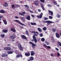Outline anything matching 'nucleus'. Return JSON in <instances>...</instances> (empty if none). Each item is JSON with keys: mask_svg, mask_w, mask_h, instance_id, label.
<instances>
[{"mask_svg": "<svg viewBox=\"0 0 61 61\" xmlns=\"http://www.w3.org/2000/svg\"><path fill=\"white\" fill-rule=\"evenodd\" d=\"M8 46H10V44H9L7 45Z\"/></svg>", "mask_w": 61, "mask_h": 61, "instance_id": "59", "label": "nucleus"}, {"mask_svg": "<svg viewBox=\"0 0 61 61\" xmlns=\"http://www.w3.org/2000/svg\"><path fill=\"white\" fill-rule=\"evenodd\" d=\"M21 36L23 39H25V40L27 39V38H26L25 36L22 35H21Z\"/></svg>", "mask_w": 61, "mask_h": 61, "instance_id": "15", "label": "nucleus"}, {"mask_svg": "<svg viewBox=\"0 0 61 61\" xmlns=\"http://www.w3.org/2000/svg\"><path fill=\"white\" fill-rule=\"evenodd\" d=\"M44 19L45 20H46L48 19V18L45 17L44 18Z\"/></svg>", "mask_w": 61, "mask_h": 61, "instance_id": "43", "label": "nucleus"}, {"mask_svg": "<svg viewBox=\"0 0 61 61\" xmlns=\"http://www.w3.org/2000/svg\"><path fill=\"white\" fill-rule=\"evenodd\" d=\"M29 43L31 45H32V47L33 48H35V47L34 46H36V44H35L33 43V42H32L31 41H30L29 42Z\"/></svg>", "mask_w": 61, "mask_h": 61, "instance_id": "4", "label": "nucleus"}, {"mask_svg": "<svg viewBox=\"0 0 61 61\" xmlns=\"http://www.w3.org/2000/svg\"><path fill=\"white\" fill-rule=\"evenodd\" d=\"M15 34H13L12 36H10V38L12 39H15Z\"/></svg>", "mask_w": 61, "mask_h": 61, "instance_id": "6", "label": "nucleus"}, {"mask_svg": "<svg viewBox=\"0 0 61 61\" xmlns=\"http://www.w3.org/2000/svg\"><path fill=\"white\" fill-rule=\"evenodd\" d=\"M58 43L59 44L60 46H61V43L60 42H58Z\"/></svg>", "mask_w": 61, "mask_h": 61, "instance_id": "46", "label": "nucleus"}, {"mask_svg": "<svg viewBox=\"0 0 61 61\" xmlns=\"http://www.w3.org/2000/svg\"><path fill=\"white\" fill-rule=\"evenodd\" d=\"M43 15V13H41V14L40 15H37V17L38 18H41L42 17V15Z\"/></svg>", "mask_w": 61, "mask_h": 61, "instance_id": "12", "label": "nucleus"}, {"mask_svg": "<svg viewBox=\"0 0 61 61\" xmlns=\"http://www.w3.org/2000/svg\"><path fill=\"white\" fill-rule=\"evenodd\" d=\"M27 61H30V59H28Z\"/></svg>", "mask_w": 61, "mask_h": 61, "instance_id": "64", "label": "nucleus"}, {"mask_svg": "<svg viewBox=\"0 0 61 61\" xmlns=\"http://www.w3.org/2000/svg\"><path fill=\"white\" fill-rule=\"evenodd\" d=\"M0 13L2 14H5V11H4V10L2 9L0 11Z\"/></svg>", "mask_w": 61, "mask_h": 61, "instance_id": "23", "label": "nucleus"}, {"mask_svg": "<svg viewBox=\"0 0 61 61\" xmlns=\"http://www.w3.org/2000/svg\"><path fill=\"white\" fill-rule=\"evenodd\" d=\"M48 6L49 7H51V5H50L49 4L48 5Z\"/></svg>", "mask_w": 61, "mask_h": 61, "instance_id": "53", "label": "nucleus"}, {"mask_svg": "<svg viewBox=\"0 0 61 61\" xmlns=\"http://www.w3.org/2000/svg\"><path fill=\"white\" fill-rule=\"evenodd\" d=\"M40 1L42 3H44L45 2V0H40Z\"/></svg>", "mask_w": 61, "mask_h": 61, "instance_id": "41", "label": "nucleus"}, {"mask_svg": "<svg viewBox=\"0 0 61 61\" xmlns=\"http://www.w3.org/2000/svg\"><path fill=\"white\" fill-rule=\"evenodd\" d=\"M35 54V53L34 51H31V52L30 55L31 56H33Z\"/></svg>", "mask_w": 61, "mask_h": 61, "instance_id": "21", "label": "nucleus"}, {"mask_svg": "<svg viewBox=\"0 0 61 61\" xmlns=\"http://www.w3.org/2000/svg\"><path fill=\"white\" fill-rule=\"evenodd\" d=\"M31 16H32V17H35V16L33 15H31Z\"/></svg>", "mask_w": 61, "mask_h": 61, "instance_id": "58", "label": "nucleus"}, {"mask_svg": "<svg viewBox=\"0 0 61 61\" xmlns=\"http://www.w3.org/2000/svg\"><path fill=\"white\" fill-rule=\"evenodd\" d=\"M55 48L56 50H57V51H59V50L57 48Z\"/></svg>", "mask_w": 61, "mask_h": 61, "instance_id": "57", "label": "nucleus"}, {"mask_svg": "<svg viewBox=\"0 0 61 61\" xmlns=\"http://www.w3.org/2000/svg\"><path fill=\"white\" fill-rule=\"evenodd\" d=\"M7 54L5 53V54H3L1 56L3 57H4L5 56H7Z\"/></svg>", "mask_w": 61, "mask_h": 61, "instance_id": "24", "label": "nucleus"}, {"mask_svg": "<svg viewBox=\"0 0 61 61\" xmlns=\"http://www.w3.org/2000/svg\"><path fill=\"white\" fill-rule=\"evenodd\" d=\"M33 39L31 40V41L32 42H33L34 41L35 43H37V39H36V36H33Z\"/></svg>", "mask_w": 61, "mask_h": 61, "instance_id": "2", "label": "nucleus"}, {"mask_svg": "<svg viewBox=\"0 0 61 61\" xmlns=\"http://www.w3.org/2000/svg\"><path fill=\"white\" fill-rule=\"evenodd\" d=\"M37 36V34H36V33H34V35L33 36Z\"/></svg>", "mask_w": 61, "mask_h": 61, "instance_id": "51", "label": "nucleus"}, {"mask_svg": "<svg viewBox=\"0 0 61 61\" xmlns=\"http://www.w3.org/2000/svg\"><path fill=\"white\" fill-rule=\"evenodd\" d=\"M60 36H61V32L60 33Z\"/></svg>", "mask_w": 61, "mask_h": 61, "instance_id": "62", "label": "nucleus"}, {"mask_svg": "<svg viewBox=\"0 0 61 61\" xmlns=\"http://www.w3.org/2000/svg\"><path fill=\"white\" fill-rule=\"evenodd\" d=\"M55 34L56 35V37H57V38H58L60 37V35L59 34V33H58L56 32V33Z\"/></svg>", "mask_w": 61, "mask_h": 61, "instance_id": "13", "label": "nucleus"}, {"mask_svg": "<svg viewBox=\"0 0 61 61\" xmlns=\"http://www.w3.org/2000/svg\"><path fill=\"white\" fill-rule=\"evenodd\" d=\"M15 22H17L18 24H20V25H22L25 26V25H24V24H23L22 23L20 22V21H19L17 20H15Z\"/></svg>", "mask_w": 61, "mask_h": 61, "instance_id": "3", "label": "nucleus"}, {"mask_svg": "<svg viewBox=\"0 0 61 61\" xmlns=\"http://www.w3.org/2000/svg\"><path fill=\"white\" fill-rule=\"evenodd\" d=\"M17 45L18 47L20 49V50L21 51L23 50V48L22 47V46H21V45L20 43H19Z\"/></svg>", "mask_w": 61, "mask_h": 61, "instance_id": "7", "label": "nucleus"}, {"mask_svg": "<svg viewBox=\"0 0 61 61\" xmlns=\"http://www.w3.org/2000/svg\"><path fill=\"white\" fill-rule=\"evenodd\" d=\"M37 10L38 12H40L41 11V10L40 9H38Z\"/></svg>", "mask_w": 61, "mask_h": 61, "instance_id": "48", "label": "nucleus"}, {"mask_svg": "<svg viewBox=\"0 0 61 61\" xmlns=\"http://www.w3.org/2000/svg\"><path fill=\"white\" fill-rule=\"evenodd\" d=\"M53 4L54 5H57V2H56V1H54L53 2Z\"/></svg>", "mask_w": 61, "mask_h": 61, "instance_id": "37", "label": "nucleus"}, {"mask_svg": "<svg viewBox=\"0 0 61 61\" xmlns=\"http://www.w3.org/2000/svg\"><path fill=\"white\" fill-rule=\"evenodd\" d=\"M26 19L28 20H30V16L29 15H28L26 17Z\"/></svg>", "mask_w": 61, "mask_h": 61, "instance_id": "20", "label": "nucleus"}, {"mask_svg": "<svg viewBox=\"0 0 61 61\" xmlns=\"http://www.w3.org/2000/svg\"><path fill=\"white\" fill-rule=\"evenodd\" d=\"M42 22L44 23H47V24L49 25H50V24H52V23H53V22L49 20H46V21H45V20H42Z\"/></svg>", "mask_w": 61, "mask_h": 61, "instance_id": "1", "label": "nucleus"}, {"mask_svg": "<svg viewBox=\"0 0 61 61\" xmlns=\"http://www.w3.org/2000/svg\"><path fill=\"white\" fill-rule=\"evenodd\" d=\"M3 21L4 24H5V25H7V21H6L5 20H3Z\"/></svg>", "mask_w": 61, "mask_h": 61, "instance_id": "26", "label": "nucleus"}, {"mask_svg": "<svg viewBox=\"0 0 61 61\" xmlns=\"http://www.w3.org/2000/svg\"><path fill=\"white\" fill-rule=\"evenodd\" d=\"M27 52H26L25 53V56H30V53L28 51Z\"/></svg>", "mask_w": 61, "mask_h": 61, "instance_id": "8", "label": "nucleus"}, {"mask_svg": "<svg viewBox=\"0 0 61 61\" xmlns=\"http://www.w3.org/2000/svg\"><path fill=\"white\" fill-rule=\"evenodd\" d=\"M40 36H41V37H42L43 36V34H40Z\"/></svg>", "mask_w": 61, "mask_h": 61, "instance_id": "50", "label": "nucleus"}, {"mask_svg": "<svg viewBox=\"0 0 61 61\" xmlns=\"http://www.w3.org/2000/svg\"><path fill=\"white\" fill-rule=\"evenodd\" d=\"M49 19H52V18H53V17L51 16H49Z\"/></svg>", "mask_w": 61, "mask_h": 61, "instance_id": "42", "label": "nucleus"}, {"mask_svg": "<svg viewBox=\"0 0 61 61\" xmlns=\"http://www.w3.org/2000/svg\"><path fill=\"white\" fill-rule=\"evenodd\" d=\"M44 46L45 47H47V46L45 44H44Z\"/></svg>", "mask_w": 61, "mask_h": 61, "instance_id": "54", "label": "nucleus"}, {"mask_svg": "<svg viewBox=\"0 0 61 61\" xmlns=\"http://www.w3.org/2000/svg\"><path fill=\"white\" fill-rule=\"evenodd\" d=\"M26 7V8H27V9H29V7L27 5H24Z\"/></svg>", "mask_w": 61, "mask_h": 61, "instance_id": "36", "label": "nucleus"}, {"mask_svg": "<svg viewBox=\"0 0 61 61\" xmlns=\"http://www.w3.org/2000/svg\"><path fill=\"white\" fill-rule=\"evenodd\" d=\"M38 30L39 31V32H41L42 31V30L40 28H38Z\"/></svg>", "mask_w": 61, "mask_h": 61, "instance_id": "33", "label": "nucleus"}, {"mask_svg": "<svg viewBox=\"0 0 61 61\" xmlns=\"http://www.w3.org/2000/svg\"><path fill=\"white\" fill-rule=\"evenodd\" d=\"M30 24L32 25H36V24L35 23L31 22L30 23Z\"/></svg>", "mask_w": 61, "mask_h": 61, "instance_id": "27", "label": "nucleus"}, {"mask_svg": "<svg viewBox=\"0 0 61 61\" xmlns=\"http://www.w3.org/2000/svg\"><path fill=\"white\" fill-rule=\"evenodd\" d=\"M20 57H22V55L21 54H18L16 56V57L18 58H19Z\"/></svg>", "mask_w": 61, "mask_h": 61, "instance_id": "14", "label": "nucleus"}, {"mask_svg": "<svg viewBox=\"0 0 61 61\" xmlns=\"http://www.w3.org/2000/svg\"><path fill=\"white\" fill-rule=\"evenodd\" d=\"M46 45H48L49 44V42L47 41L46 42Z\"/></svg>", "mask_w": 61, "mask_h": 61, "instance_id": "40", "label": "nucleus"}, {"mask_svg": "<svg viewBox=\"0 0 61 61\" xmlns=\"http://www.w3.org/2000/svg\"><path fill=\"white\" fill-rule=\"evenodd\" d=\"M52 31H53V32H56V29H54V28L52 29Z\"/></svg>", "mask_w": 61, "mask_h": 61, "instance_id": "39", "label": "nucleus"}, {"mask_svg": "<svg viewBox=\"0 0 61 61\" xmlns=\"http://www.w3.org/2000/svg\"><path fill=\"white\" fill-rule=\"evenodd\" d=\"M48 11L49 13L51 15V16H53V12L52 11H51L50 10H48Z\"/></svg>", "mask_w": 61, "mask_h": 61, "instance_id": "11", "label": "nucleus"}, {"mask_svg": "<svg viewBox=\"0 0 61 61\" xmlns=\"http://www.w3.org/2000/svg\"><path fill=\"white\" fill-rule=\"evenodd\" d=\"M15 18H16L17 19H18V18H18V17L17 16H15Z\"/></svg>", "mask_w": 61, "mask_h": 61, "instance_id": "55", "label": "nucleus"}, {"mask_svg": "<svg viewBox=\"0 0 61 61\" xmlns=\"http://www.w3.org/2000/svg\"><path fill=\"white\" fill-rule=\"evenodd\" d=\"M29 60H30V61H32L34 60V58L33 57L31 56L29 57Z\"/></svg>", "mask_w": 61, "mask_h": 61, "instance_id": "18", "label": "nucleus"}, {"mask_svg": "<svg viewBox=\"0 0 61 61\" xmlns=\"http://www.w3.org/2000/svg\"><path fill=\"white\" fill-rule=\"evenodd\" d=\"M3 6H5V7H7L8 6V4H7V3L6 2H5V4H4L3 5Z\"/></svg>", "mask_w": 61, "mask_h": 61, "instance_id": "16", "label": "nucleus"}, {"mask_svg": "<svg viewBox=\"0 0 61 61\" xmlns=\"http://www.w3.org/2000/svg\"><path fill=\"white\" fill-rule=\"evenodd\" d=\"M33 3L35 4V5L37 6L39 5V2L37 0H35L33 1Z\"/></svg>", "mask_w": 61, "mask_h": 61, "instance_id": "5", "label": "nucleus"}, {"mask_svg": "<svg viewBox=\"0 0 61 61\" xmlns=\"http://www.w3.org/2000/svg\"><path fill=\"white\" fill-rule=\"evenodd\" d=\"M11 49V48L9 47H5L4 48V50H10Z\"/></svg>", "mask_w": 61, "mask_h": 61, "instance_id": "9", "label": "nucleus"}, {"mask_svg": "<svg viewBox=\"0 0 61 61\" xmlns=\"http://www.w3.org/2000/svg\"><path fill=\"white\" fill-rule=\"evenodd\" d=\"M60 55V54L59 53H57V55L58 56H59Z\"/></svg>", "mask_w": 61, "mask_h": 61, "instance_id": "52", "label": "nucleus"}, {"mask_svg": "<svg viewBox=\"0 0 61 61\" xmlns=\"http://www.w3.org/2000/svg\"><path fill=\"white\" fill-rule=\"evenodd\" d=\"M3 16H0V20L1 21V18H3Z\"/></svg>", "mask_w": 61, "mask_h": 61, "instance_id": "44", "label": "nucleus"}, {"mask_svg": "<svg viewBox=\"0 0 61 61\" xmlns=\"http://www.w3.org/2000/svg\"><path fill=\"white\" fill-rule=\"evenodd\" d=\"M43 10H45V8H44V6L43 4V3H41L40 4Z\"/></svg>", "mask_w": 61, "mask_h": 61, "instance_id": "17", "label": "nucleus"}, {"mask_svg": "<svg viewBox=\"0 0 61 61\" xmlns=\"http://www.w3.org/2000/svg\"><path fill=\"white\" fill-rule=\"evenodd\" d=\"M29 32H28V31L27 30H26L25 31V33L26 34V35H27V36H29V33H28Z\"/></svg>", "mask_w": 61, "mask_h": 61, "instance_id": "31", "label": "nucleus"}, {"mask_svg": "<svg viewBox=\"0 0 61 61\" xmlns=\"http://www.w3.org/2000/svg\"><path fill=\"white\" fill-rule=\"evenodd\" d=\"M45 40V39L44 38H42L41 39V41H42V42H44Z\"/></svg>", "mask_w": 61, "mask_h": 61, "instance_id": "38", "label": "nucleus"}, {"mask_svg": "<svg viewBox=\"0 0 61 61\" xmlns=\"http://www.w3.org/2000/svg\"><path fill=\"white\" fill-rule=\"evenodd\" d=\"M5 36V34L0 35V36L1 37H2V38H4Z\"/></svg>", "mask_w": 61, "mask_h": 61, "instance_id": "34", "label": "nucleus"}, {"mask_svg": "<svg viewBox=\"0 0 61 61\" xmlns=\"http://www.w3.org/2000/svg\"><path fill=\"white\" fill-rule=\"evenodd\" d=\"M15 5L16 6V7H19V6H20L19 5H18L17 4H16Z\"/></svg>", "mask_w": 61, "mask_h": 61, "instance_id": "49", "label": "nucleus"}, {"mask_svg": "<svg viewBox=\"0 0 61 61\" xmlns=\"http://www.w3.org/2000/svg\"><path fill=\"white\" fill-rule=\"evenodd\" d=\"M25 12H23L22 13H19V15H22V16H25V15L24 14H25Z\"/></svg>", "mask_w": 61, "mask_h": 61, "instance_id": "10", "label": "nucleus"}, {"mask_svg": "<svg viewBox=\"0 0 61 61\" xmlns=\"http://www.w3.org/2000/svg\"><path fill=\"white\" fill-rule=\"evenodd\" d=\"M35 13H36V11L35 10Z\"/></svg>", "mask_w": 61, "mask_h": 61, "instance_id": "63", "label": "nucleus"}, {"mask_svg": "<svg viewBox=\"0 0 61 61\" xmlns=\"http://www.w3.org/2000/svg\"><path fill=\"white\" fill-rule=\"evenodd\" d=\"M47 48H49V49H50L51 48V47L49 46H47Z\"/></svg>", "mask_w": 61, "mask_h": 61, "instance_id": "47", "label": "nucleus"}, {"mask_svg": "<svg viewBox=\"0 0 61 61\" xmlns=\"http://www.w3.org/2000/svg\"><path fill=\"white\" fill-rule=\"evenodd\" d=\"M51 56H54V55H53L52 54H51Z\"/></svg>", "mask_w": 61, "mask_h": 61, "instance_id": "56", "label": "nucleus"}, {"mask_svg": "<svg viewBox=\"0 0 61 61\" xmlns=\"http://www.w3.org/2000/svg\"><path fill=\"white\" fill-rule=\"evenodd\" d=\"M21 19L22 20V21L23 22H25V19L24 17H22V18H21Z\"/></svg>", "mask_w": 61, "mask_h": 61, "instance_id": "28", "label": "nucleus"}, {"mask_svg": "<svg viewBox=\"0 0 61 61\" xmlns=\"http://www.w3.org/2000/svg\"><path fill=\"white\" fill-rule=\"evenodd\" d=\"M56 17L58 18H60L61 17V15L59 14H57L56 15Z\"/></svg>", "mask_w": 61, "mask_h": 61, "instance_id": "30", "label": "nucleus"}, {"mask_svg": "<svg viewBox=\"0 0 61 61\" xmlns=\"http://www.w3.org/2000/svg\"><path fill=\"white\" fill-rule=\"evenodd\" d=\"M42 29L44 31H46V29H47L46 28V27H44L43 28H42Z\"/></svg>", "mask_w": 61, "mask_h": 61, "instance_id": "32", "label": "nucleus"}, {"mask_svg": "<svg viewBox=\"0 0 61 61\" xmlns=\"http://www.w3.org/2000/svg\"><path fill=\"white\" fill-rule=\"evenodd\" d=\"M15 5H14V4H13L12 5V8H14V7H15Z\"/></svg>", "mask_w": 61, "mask_h": 61, "instance_id": "45", "label": "nucleus"}, {"mask_svg": "<svg viewBox=\"0 0 61 61\" xmlns=\"http://www.w3.org/2000/svg\"><path fill=\"white\" fill-rule=\"evenodd\" d=\"M56 5H57V6H59V5H58L57 4Z\"/></svg>", "mask_w": 61, "mask_h": 61, "instance_id": "60", "label": "nucleus"}, {"mask_svg": "<svg viewBox=\"0 0 61 61\" xmlns=\"http://www.w3.org/2000/svg\"><path fill=\"white\" fill-rule=\"evenodd\" d=\"M52 42H55V39H54V37H53L52 38Z\"/></svg>", "mask_w": 61, "mask_h": 61, "instance_id": "35", "label": "nucleus"}, {"mask_svg": "<svg viewBox=\"0 0 61 61\" xmlns=\"http://www.w3.org/2000/svg\"><path fill=\"white\" fill-rule=\"evenodd\" d=\"M7 32H8V30H7L3 29L2 31V32L4 33H6Z\"/></svg>", "mask_w": 61, "mask_h": 61, "instance_id": "22", "label": "nucleus"}, {"mask_svg": "<svg viewBox=\"0 0 61 61\" xmlns=\"http://www.w3.org/2000/svg\"><path fill=\"white\" fill-rule=\"evenodd\" d=\"M12 42H14V41H15V40H12Z\"/></svg>", "mask_w": 61, "mask_h": 61, "instance_id": "61", "label": "nucleus"}, {"mask_svg": "<svg viewBox=\"0 0 61 61\" xmlns=\"http://www.w3.org/2000/svg\"><path fill=\"white\" fill-rule=\"evenodd\" d=\"M7 53H8L9 54H13V51H7Z\"/></svg>", "mask_w": 61, "mask_h": 61, "instance_id": "25", "label": "nucleus"}, {"mask_svg": "<svg viewBox=\"0 0 61 61\" xmlns=\"http://www.w3.org/2000/svg\"><path fill=\"white\" fill-rule=\"evenodd\" d=\"M10 30L11 31H12V32H14V33H15V31H16L15 29L12 28L10 29Z\"/></svg>", "mask_w": 61, "mask_h": 61, "instance_id": "19", "label": "nucleus"}, {"mask_svg": "<svg viewBox=\"0 0 61 61\" xmlns=\"http://www.w3.org/2000/svg\"><path fill=\"white\" fill-rule=\"evenodd\" d=\"M31 33H34V34H35V33H36L37 34V35H38V32L37 31L35 32L34 31H33L31 32Z\"/></svg>", "mask_w": 61, "mask_h": 61, "instance_id": "29", "label": "nucleus"}]
</instances>
